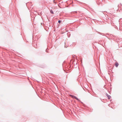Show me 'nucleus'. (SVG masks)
Listing matches in <instances>:
<instances>
[{"label": "nucleus", "mask_w": 122, "mask_h": 122, "mask_svg": "<svg viewBox=\"0 0 122 122\" xmlns=\"http://www.w3.org/2000/svg\"><path fill=\"white\" fill-rule=\"evenodd\" d=\"M106 95L108 99H110L111 97L110 96L108 95V94L107 93L106 94Z\"/></svg>", "instance_id": "f257e3e1"}, {"label": "nucleus", "mask_w": 122, "mask_h": 122, "mask_svg": "<svg viewBox=\"0 0 122 122\" xmlns=\"http://www.w3.org/2000/svg\"><path fill=\"white\" fill-rule=\"evenodd\" d=\"M119 65V64L117 62H116L115 64L116 67H118Z\"/></svg>", "instance_id": "f03ea898"}, {"label": "nucleus", "mask_w": 122, "mask_h": 122, "mask_svg": "<svg viewBox=\"0 0 122 122\" xmlns=\"http://www.w3.org/2000/svg\"><path fill=\"white\" fill-rule=\"evenodd\" d=\"M71 96L72 98H76V97L75 96L72 95H71Z\"/></svg>", "instance_id": "7ed1b4c3"}, {"label": "nucleus", "mask_w": 122, "mask_h": 122, "mask_svg": "<svg viewBox=\"0 0 122 122\" xmlns=\"http://www.w3.org/2000/svg\"><path fill=\"white\" fill-rule=\"evenodd\" d=\"M50 12L52 14H54V13L53 12V11L52 10H50Z\"/></svg>", "instance_id": "20e7f679"}, {"label": "nucleus", "mask_w": 122, "mask_h": 122, "mask_svg": "<svg viewBox=\"0 0 122 122\" xmlns=\"http://www.w3.org/2000/svg\"><path fill=\"white\" fill-rule=\"evenodd\" d=\"M121 5H122V4L121 3H120V5L119 4L118 5V7H119L120 6H121Z\"/></svg>", "instance_id": "39448f33"}, {"label": "nucleus", "mask_w": 122, "mask_h": 122, "mask_svg": "<svg viewBox=\"0 0 122 122\" xmlns=\"http://www.w3.org/2000/svg\"><path fill=\"white\" fill-rule=\"evenodd\" d=\"M75 99H76L77 100L79 101H80V100L77 97H76V98H75Z\"/></svg>", "instance_id": "423d86ee"}, {"label": "nucleus", "mask_w": 122, "mask_h": 122, "mask_svg": "<svg viewBox=\"0 0 122 122\" xmlns=\"http://www.w3.org/2000/svg\"><path fill=\"white\" fill-rule=\"evenodd\" d=\"M61 20H59L58 21V22L59 23H61Z\"/></svg>", "instance_id": "0eeeda50"}, {"label": "nucleus", "mask_w": 122, "mask_h": 122, "mask_svg": "<svg viewBox=\"0 0 122 122\" xmlns=\"http://www.w3.org/2000/svg\"><path fill=\"white\" fill-rule=\"evenodd\" d=\"M55 0H53V2L54 3L56 4L57 3L56 2H55L54 1Z\"/></svg>", "instance_id": "6e6552de"}, {"label": "nucleus", "mask_w": 122, "mask_h": 122, "mask_svg": "<svg viewBox=\"0 0 122 122\" xmlns=\"http://www.w3.org/2000/svg\"><path fill=\"white\" fill-rule=\"evenodd\" d=\"M46 52H48V51H47V49H46Z\"/></svg>", "instance_id": "1a4fd4ad"}]
</instances>
